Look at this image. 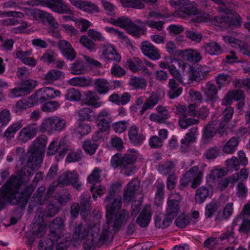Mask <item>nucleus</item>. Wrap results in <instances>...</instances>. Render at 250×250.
<instances>
[{
	"label": "nucleus",
	"instance_id": "53",
	"mask_svg": "<svg viewBox=\"0 0 250 250\" xmlns=\"http://www.w3.org/2000/svg\"><path fill=\"white\" fill-rule=\"evenodd\" d=\"M143 1L144 0H120L123 6L136 9L144 8L145 5L143 2Z\"/></svg>",
	"mask_w": 250,
	"mask_h": 250
},
{
	"label": "nucleus",
	"instance_id": "14",
	"mask_svg": "<svg viewBox=\"0 0 250 250\" xmlns=\"http://www.w3.org/2000/svg\"><path fill=\"white\" fill-rule=\"evenodd\" d=\"M57 45L64 58L71 61L76 59L77 53L68 41L65 40H60L58 42Z\"/></svg>",
	"mask_w": 250,
	"mask_h": 250
},
{
	"label": "nucleus",
	"instance_id": "61",
	"mask_svg": "<svg viewBox=\"0 0 250 250\" xmlns=\"http://www.w3.org/2000/svg\"><path fill=\"white\" fill-rule=\"evenodd\" d=\"M229 17L227 16H218L214 18L213 23L216 26L228 28L229 27Z\"/></svg>",
	"mask_w": 250,
	"mask_h": 250
},
{
	"label": "nucleus",
	"instance_id": "49",
	"mask_svg": "<svg viewBox=\"0 0 250 250\" xmlns=\"http://www.w3.org/2000/svg\"><path fill=\"white\" fill-rule=\"evenodd\" d=\"M223 38L226 42L229 43L232 46H234V45H237L239 47L240 51L241 53L244 52V51L248 45L247 43L242 42L240 40L231 36H223Z\"/></svg>",
	"mask_w": 250,
	"mask_h": 250
},
{
	"label": "nucleus",
	"instance_id": "13",
	"mask_svg": "<svg viewBox=\"0 0 250 250\" xmlns=\"http://www.w3.org/2000/svg\"><path fill=\"white\" fill-rule=\"evenodd\" d=\"M38 131V128L34 124H30L22 128L20 131L18 141L20 143H26L29 140L33 138Z\"/></svg>",
	"mask_w": 250,
	"mask_h": 250
},
{
	"label": "nucleus",
	"instance_id": "36",
	"mask_svg": "<svg viewBox=\"0 0 250 250\" xmlns=\"http://www.w3.org/2000/svg\"><path fill=\"white\" fill-rule=\"evenodd\" d=\"M112 225L113 223H108L107 220L105 224L103 225V232L99 238V240L103 242V243L108 241L109 239H112L113 235L111 231L114 232L113 230ZM114 233H115V232Z\"/></svg>",
	"mask_w": 250,
	"mask_h": 250
},
{
	"label": "nucleus",
	"instance_id": "11",
	"mask_svg": "<svg viewBox=\"0 0 250 250\" xmlns=\"http://www.w3.org/2000/svg\"><path fill=\"white\" fill-rule=\"evenodd\" d=\"M218 89L216 85L210 82H207L204 87H202L201 90L204 95L205 101L207 103L213 105L218 100Z\"/></svg>",
	"mask_w": 250,
	"mask_h": 250
},
{
	"label": "nucleus",
	"instance_id": "58",
	"mask_svg": "<svg viewBox=\"0 0 250 250\" xmlns=\"http://www.w3.org/2000/svg\"><path fill=\"white\" fill-rule=\"evenodd\" d=\"M174 167L173 163L170 161H167L158 165V170L162 174L166 175L169 173Z\"/></svg>",
	"mask_w": 250,
	"mask_h": 250
},
{
	"label": "nucleus",
	"instance_id": "21",
	"mask_svg": "<svg viewBox=\"0 0 250 250\" xmlns=\"http://www.w3.org/2000/svg\"><path fill=\"white\" fill-rule=\"evenodd\" d=\"M141 50L146 56L151 60H158L161 57L159 50L148 41L142 42Z\"/></svg>",
	"mask_w": 250,
	"mask_h": 250
},
{
	"label": "nucleus",
	"instance_id": "47",
	"mask_svg": "<svg viewBox=\"0 0 250 250\" xmlns=\"http://www.w3.org/2000/svg\"><path fill=\"white\" fill-rule=\"evenodd\" d=\"M232 79L231 76L225 74L224 73L219 74L215 78V83L217 85V88L221 89L225 85L229 84Z\"/></svg>",
	"mask_w": 250,
	"mask_h": 250
},
{
	"label": "nucleus",
	"instance_id": "10",
	"mask_svg": "<svg viewBox=\"0 0 250 250\" xmlns=\"http://www.w3.org/2000/svg\"><path fill=\"white\" fill-rule=\"evenodd\" d=\"M43 157V154L40 151H38L31 147L26 154L25 167L32 169L38 168L42 162Z\"/></svg>",
	"mask_w": 250,
	"mask_h": 250
},
{
	"label": "nucleus",
	"instance_id": "24",
	"mask_svg": "<svg viewBox=\"0 0 250 250\" xmlns=\"http://www.w3.org/2000/svg\"><path fill=\"white\" fill-rule=\"evenodd\" d=\"M151 214V206L146 205L137 217L136 223L141 227L147 226L150 221Z\"/></svg>",
	"mask_w": 250,
	"mask_h": 250
},
{
	"label": "nucleus",
	"instance_id": "27",
	"mask_svg": "<svg viewBox=\"0 0 250 250\" xmlns=\"http://www.w3.org/2000/svg\"><path fill=\"white\" fill-rule=\"evenodd\" d=\"M128 136L131 142L135 145H140L143 143L145 137L139 132V128L135 125L131 126L128 131Z\"/></svg>",
	"mask_w": 250,
	"mask_h": 250
},
{
	"label": "nucleus",
	"instance_id": "62",
	"mask_svg": "<svg viewBox=\"0 0 250 250\" xmlns=\"http://www.w3.org/2000/svg\"><path fill=\"white\" fill-rule=\"evenodd\" d=\"M83 157V152L80 149L72 150L68 153L66 160L69 163L78 162L80 161Z\"/></svg>",
	"mask_w": 250,
	"mask_h": 250
},
{
	"label": "nucleus",
	"instance_id": "46",
	"mask_svg": "<svg viewBox=\"0 0 250 250\" xmlns=\"http://www.w3.org/2000/svg\"><path fill=\"white\" fill-rule=\"evenodd\" d=\"M62 72L56 69L50 70L44 76V83L45 84L53 83L61 76Z\"/></svg>",
	"mask_w": 250,
	"mask_h": 250
},
{
	"label": "nucleus",
	"instance_id": "17",
	"mask_svg": "<svg viewBox=\"0 0 250 250\" xmlns=\"http://www.w3.org/2000/svg\"><path fill=\"white\" fill-rule=\"evenodd\" d=\"M67 150L68 149L63 141L58 142L57 141L54 140L49 145L47 153L49 155H53L58 152L59 155L57 157L62 158Z\"/></svg>",
	"mask_w": 250,
	"mask_h": 250
},
{
	"label": "nucleus",
	"instance_id": "12",
	"mask_svg": "<svg viewBox=\"0 0 250 250\" xmlns=\"http://www.w3.org/2000/svg\"><path fill=\"white\" fill-rule=\"evenodd\" d=\"M209 71V69L205 66L194 68L191 65H189L188 70L189 80L190 82H199L202 80L206 79Z\"/></svg>",
	"mask_w": 250,
	"mask_h": 250
},
{
	"label": "nucleus",
	"instance_id": "57",
	"mask_svg": "<svg viewBox=\"0 0 250 250\" xmlns=\"http://www.w3.org/2000/svg\"><path fill=\"white\" fill-rule=\"evenodd\" d=\"M79 42L84 47L90 51H93L96 48V43L87 36H82L80 38Z\"/></svg>",
	"mask_w": 250,
	"mask_h": 250
},
{
	"label": "nucleus",
	"instance_id": "50",
	"mask_svg": "<svg viewBox=\"0 0 250 250\" xmlns=\"http://www.w3.org/2000/svg\"><path fill=\"white\" fill-rule=\"evenodd\" d=\"M22 126L21 122H17L10 125L5 131L4 136L9 139L14 137L16 133Z\"/></svg>",
	"mask_w": 250,
	"mask_h": 250
},
{
	"label": "nucleus",
	"instance_id": "4",
	"mask_svg": "<svg viewBox=\"0 0 250 250\" xmlns=\"http://www.w3.org/2000/svg\"><path fill=\"white\" fill-rule=\"evenodd\" d=\"M136 160L137 156L134 154L128 153L123 155L117 153L112 157L111 165L115 169L119 167L121 173L128 176L135 169L134 164Z\"/></svg>",
	"mask_w": 250,
	"mask_h": 250
},
{
	"label": "nucleus",
	"instance_id": "22",
	"mask_svg": "<svg viewBox=\"0 0 250 250\" xmlns=\"http://www.w3.org/2000/svg\"><path fill=\"white\" fill-rule=\"evenodd\" d=\"M198 127L193 126L189 129L188 132L186 134L184 138L181 140V143L182 146L181 148L182 151H186V148L189 147L191 143H194L197 139L198 134Z\"/></svg>",
	"mask_w": 250,
	"mask_h": 250
},
{
	"label": "nucleus",
	"instance_id": "63",
	"mask_svg": "<svg viewBox=\"0 0 250 250\" xmlns=\"http://www.w3.org/2000/svg\"><path fill=\"white\" fill-rule=\"evenodd\" d=\"M57 54L51 50L48 49L45 51L41 60L45 62L51 63L55 62Z\"/></svg>",
	"mask_w": 250,
	"mask_h": 250
},
{
	"label": "nucleus",
	"instance_id": "59",
	"mask_svg": "<svg viewBox=\"0 0 250 250\" xmlns=\"http://www.w3.org/2000/svg\"><path fill=\"white\" fill-rule=\"evenodd\" d=\"M164 195V185L159 183L156 186V192L154 200V204L157 206L162 204Z\"/></svg>",
	"mask_w": 250,
	"mask_h": 250
},
{
	"label": "nucleus",
	"instance_id": "23",
	"mask_svg": "<svg viewBox=\"0 0 250 250\" xmlns=\"http://www.w3.org/2000/svg\"><path fill=\"white\" fill-rule=\"evenodd\" d=\"M245 99V95L244 91L242 90L236 89L229 91L223 99L222 104L228 105L231 104L232 100L238 101Z\"/></svg>",
	"mask_w": 250,
	"mask_h": 250
},
{
	"label": "nucleus",
	"instance_id": "45",
	"mask_svg": "<svg viewBox=\"0 0 250 250\" xmlns=\"http://www.w3.org/2000/svg\"><path fill=\"white\" fill-rule=\"evenodd\" d=\"M172 220L166 214L164 216L159 214L155 219V225L158 228L165 229L169 226Z\"/></svg>",
	"mask_w": 250,
	"mask_h": 250
},
{
	"label": "nucleus",
	"instance_id": "3",
	"mask_svg": "<svg viewBox=\"0 0 250 250\" xmlns=\"http://www.w3.org/2000/svg\"><path fill=\"white\" fill-rule=\"evenodd\" d=\"M109 22L125 29L127 33L137 38L146 34L145 24L141 20L133 22L127 17L122 16L117 19L111 18Z\"/></svg>",
	"mask_w": 250,
	"mask_h": 250
},
{
	"label": "nucleus",
	"instance_id": "41",
	"mask_svg": "<svg viewBox=\"0 0 250 250\" xmlns=\"http://www.w3.org/2000/svg\"><path fill=\"white\" fill-rule=\"evenodd\" d=\"M239 142L237 137H233L230 138L223 146V151L225 154L233 153L238 146Z\"/></svg>",
	"mask_w": 250,
	"mask_h": 250
},
{
	"label": "nucleus",
	"instance_id": "60",
	"mask_svg": "<svg viewBox=\"0 0 250 250\" xmlns=\"http://www.w3.org/2000/svg\"><path fill=\"white\" fill-rule=\"evenodd\" d=\"M65 97L70 101H79L81 99V93L79 90L71 88L67 90Z\"/></svg>",
	"mask_w": 250,
	"mask_h": 250
},
{
	"label": "nucleus",
	"instance_id": "56",
	"mask_svg": "<svg viewBox=\"0 0 250 250\" xmlns=\"http://www.w3.org/2000/svg\"><path fill=\"white\" fill-rule=\"evenodd\" d=\"M220 203L216 200H212L208 204L205 208V214L207 218H210L218 210Z\"/></svg>",
	"mask_w": 250,
	"mask_h": 250
},
{
	"label": "nucleus",
	"instance_id": "25",
	"mask_svg": "<svg viewBox=\"0 0 250 250\" xmlns=\"http://www.w3.org/2000/svg\"><path fill=\"white\" fill-rule=\"evenodd\" d=\"M200 12L201 11L199 9L190 4L189 1V3L188 5L183 6L182 9L175 12L174 14L176 16L186 18L188 16L199 14Z\"/></svg>",
	"mask_w": 250,
	"mask_h": 250
},
{
	"label": "nucleus",
	"instance_id": "5",
	"mask_svg": "<svg viewBox=\"0 0 250 250\" xmlns=\"http://www.w3.org/2000/svg\"><path fill=\"white\" fill-rule=\"evenodd\" d=\"M66 125V120L58 116H52L43 120L40 126L41 132H47L52 133L54 132L61 131Z\"/></svg>",
	"mask_w": 250,
	"mask_h": 250
},
{
	"label": "nucleus",
	"instance_id": "32",
	"mask_svg": "<svg viewBox=\"0 0 250 250\" xmlns=\"http://www.w3.org/2000/svg\"><path fill=\"white\" fill-rule=\"evenodd\" d=\"M212 194L208 188L205 186H202L198 188L195 193V201L196 203L202 204L206 199L210 197Z\"/></svg>",
	"mask_w": 250,
	"mask_h": 250
},
{
	"label": "nucleus",
	"instance_id": "38",
	"mask_svg": "<svg viewBox=\"0 0 250 250\" xmlns=\"http://www.w3.org/2000/svg\"><path fill=\"white\" fill-rule=\"evenodd\" d=\"M129 85L134 89H145L147 81L144 78L134 76L130 79Z\"/></svg>",
	"mask_w": 250,
	"mask_h": 250
},
{
	"label": "nucleus",
	"instance_id": "7",
	"mask_svg": "<svg viewBox=\"0 0 250 250\" xmlns=\"http://www.w3.org/2000/svg\"><path fill=\"white\" fill-rule=\"evenodd\" d=\"M27 4L31 6H46L53 11L59 14H73V10L70 8H65L62 6L52 3L51 1L43 0H31L26 1Z\"/></svg>",
	"mask_w": 250,
	"mask_h": 250
},
{
	"label": "nucleus",
	"instance_id": "9",
	"mask_svg": "<svg viewBox=\"0 0 250 250\" xmlns=\"http://www.w3.org/2000/svg\"><path fill=\"white\" fill-rule=\"evenodd\" d=\"M176 110L175 113L179 116L178 124L182 128L186 129L190 126L199 124V120L198 119L187 118V109L185 106L179 105L178 106H176Z\"/></svg>",
	"mask_w": 250,
	"mask_h": 250
},
{
	"label": "nucleus",
	"instance_id": "42",
	"mask_svg": "<svg viewBox=\"0 0 250 250\" xmlns=\"http://www.w3.org/2000/svg\"><path fill=\"white\" fill-rule=\"evenodd\" d=\"M217 124L216 121H213L208 123L205 127L203 133V137L205 139H211L216 134L215 127Z\"/></svg>",
	"mask_w": 250,
	"mask_h": 250
},
{
	"label": "nucleus",
	"instance_id": "15",
	"mask_svg": "<svg viewBox=\"0 0 250 250\" xmlns=\"http://www.w3.org/2000/svg\"><path fill=\"white\" fill-rule=\"evenodd\" d=\"M184 176L187 178L190 182L192 181L191 188L195 189L201 183L203 173L199 170V167L196 166L192 167L187 171Z\"/></svg>",
	"mask_w": 250,
	"mask_h": 250
},
{
	"label": "nucleus",
	"instance_id": "52",
	"mask_svg": "<svg viewBox=\"0 0 250 250\" xmlns=\"http://www.w3.org/2000/svg\"><path fill=\"white\" fill-rule=\"evenodd\" d=\"M103 55L106 59L113 60L116 62H120L121 60V57L116 50L113 47H108L104 49L103 52Z\"/></svg>",
	"mask_w": 250,
	"mask_h": 250
},
{
	"label": "nucleus",
	"instance_id": "29",
	"mask_svg": "<svg viewBox=\"0 0 250 250\" xmlns=\"http://www.w3.org/2000/svg\"><path fill=\"white\" fill-rule=\"evenodd\" d=\"M203 48L206 53L211 56H217L223 53V49L216 42L212 41L207 43Z\"/></svg>",
	"mask_w": 250,
	"mask_h": 250
},
{
	"label": "nucleus",
	"instance_id": "64",
	"mask_svg": "<svg viewBox=\"0 0 250 250\" xmlns=\"http://www.w3.org/2000/svg\"><path fill=\"white\" fill-rule=\"evenodd\" d=\"M233 84L235 87L245 88L246 90H250V79H235L233 81Z\"/></svg>",
	"mask_w": 250,
	"mask_h": 250
},
{
	"label": "nucleus",
	"instance_id": "16",
	"mask_svg": "<svg viewBox=\"0 0 250 250\" xmlns=\"http://www.w3.org/2000/svg\"><path fill=\"white\" fill-rule=\"evenodd\" d=\"M112 122L111 113L106 109L102 110L97 115L96 123L102 131H106L110 127Z\"/></svg>",
	"mask_w": 250,
	"mask_h": 250
},
{
	"label": "nucleus",
	"instance_id": "39",
	"mask_svg": "<svg viewBox=\"0 0 250 250\" xmlns=\"http://www.w3.org/2000/svg\"><path fill=\"white\" fill-rule=\"evenodd\" d=\"M242 221L241 217L237 216L233 220L230 230L228 229L226 232L222 234L220 238L221 240H227L228 242L234 241V227L237 226Z\"/></svg>",
	"mask_w": 250,
	"mask_h": 250
},
{
	"label": "nucleus",
	"instance_id": "18",
	"mask_svg": "<svg viewBox=\"0 0 250 250\" xmlns=\"http://www.w3.org/2000/svg\"><path fill=\"white\" fill-rule=\"evenodd\" d=\"M140 182L138 179L131 180L124 189L123 199L125 201L129 202L134 200V196L140 187Z\"/></svg>",
	"mask_w": 250,
	"mask_h": 250
},
{
	"label": "nucleus",
	"instance_id": "48",
	"mask_svg": "<svg viewBox=\"0 0 250 250\" xmlns=\"http://www.w3.org/2000/svg\"><path fill=\"white\" fill-rule=\"evenodd\" d=\"M47 143L46 137L45 135H41L37 138L34 144L31 148L34 149L43 154L44 153V147Z\"/></svg>",
	"mask_w": 250,
	"mask_h": 250
},
{
	"label": "nucleus",
	"instance_id": "34",
	"mask_svg": "<svg viewBox=\"0 0 250 250\" xmlns=\"http://www.w3.org/2000/svg\"><path fill=\"white\" fill-rule=\"evenodd\" d=\"M159 97V95L157 93L153 92L143 104L142 109L140 111V114L143 115L146 110L153 107L158 103Z\"/></svg>",
	"mask_w": 250,
	"mask_h": 250
},
{
	"label": "nucleus",
	"instance_id": "1",
	"mask_svg": "<svg viewBox=\"0 0 250 250\" xmlns=\"http://www.w3.org/2000/svg\"><path fill=\"white\" fill-rule=\"evenodd\" d=\"M33 174L32 169L23 167L6 182L0 189V211L7 202L13 205H20L22 208L26 205L35 188L31 185L27 186L20 193L19 189L22 185L27 184Z\"/></svg>",
	"mask_w": 250,
	"mask_h": 250
},
{
	"label": "nucleus",
	"instance_id": "8",
	"mask_svg": "<svg viewBox=\"0 0 250 250\" xmlns=\"http://www.w3.org/2000/svg\"><path fill=\"white\" fill-rule=\"evenodd\" d=\"M182 200V197L179 193L171 194L167 201V207L165 214L173 219L179 211V204Z\"/></svg>",
	"mask_w": 250,
	"mask_h": 250
},
{
	"label": "nucleus",
	"instance_id": "43",
	"mask_svg": "<svg viewBox=\"0 0 250 250\" xmlns=\"http://www.w3.org/2000/svg\"><path fill=\"white\" fill-rule=\"evenodd\" d=\"M85 103L88 105H92L94 107H99L101 105V104L97 102L99 100V98L97 94L91 91H88L85 93Z\"/></svg>",
	"mask_w": 250,
	"mask_h": 250
},
{
	"label": "nucleus",
	"instance_id": "54",
	"mask_svg": "<svg viewBox=\"0 0 250 250\" xmlns=\"http://www.w3.org/2000/svg\"><path fill=\"white\" fill-rule=\"evenodd\" d=\"M141 64L142 61L139 58L134 57L133 59H128L125 66L128 67L132 72L135 73L139 71V67Z\"/></svg>",
	"mask_w": 250,
	"mask_h": 250
},
{
	"label": "nucleus",
	"instance_id": "40",
	"mask_svg": "<svg viewBox=\"0 0 250 250\" xmlns=\"http://www.w3.org/2000/svg\"><path fill=\"white\" fill-rule=\"evenodd\" d=\"M87 70V67L83 61L76 60L71 64L70 68L71 73L73 75L84 74Z\"/></svg>",
	"mask_w": 250,
	"mask_h": 250
},
{
	"label": "nucleus",
	"instance_id": "55",
	"mask_svg": "<svg viewBox=\"0 0 250 250\" xmlns=\"http://www.w3.org/2000/svg\"><path fill=\"white\" fill-rule=\"evenodd\" d=\"M64 225L63 220L60 217H56L54 219L50 224V233L52 230H54L61 235V231L64 229Z\"/></svg>",
	"mask_w": 250,
	"mask_h": 250
},
{
	"label": "nucleus",
	"instance_id": "26",
	"mask_svg": "<svg viewBox=\"0 0 250 250\" xmlns=\"http://www.w3.org/2000/svg\"><path fill=\"white\" fill-rule=\"evenodd\" d=\"M50 238L41 241L39 244L40 250H52L53 248L54 241L59 236V234L54 230H52L49 233Z\"/></svg>",
	"mask_w": 250,
	"mask_h": 250
},
{
	"label": "nucleus",
	"instance_id": "19",
	"mask_svg": "<svg viewBox=\"0 0 250 250\" xmlns=\"http://www.w3.org/2000/svg\"><path fill=\"white\" fill-rule=\"evenodd\" d=\"M39 102L44 103L60 95L59 90H54L51 87H43L38 90L37 93Z\"/></svg>",
	"mask_w": 250,
	"mask_h": 250
},
{
	"label": "nucleus",
	"instance_id": "51",
	"mask_svg": "<svg viewBox=\"0 0 250 250\" xmlns=\"http://www.w3.org/2000/svg\"><path fill=\"white\" fill-rule=\"evenodd\" d=\"M99 145L93 140L87 139L83 142V148L88 154L93 155L98 147Z\"/></svg>",
	"mask_w": 250,
	"mask_h": 250
},
{
	"label": "nucleus",
	"instance_id": "35",
	"mask_svg": "<svg viewBox=\"0 0 250 250\" xmlns=\"http://www.w3.org/2000/svg\"><path fill=\"white\" fill-rule=\"evenodd\" d=\"M95 90L100 94H105L110 89V84L107 80L104 79H98L94 82Z\"/></svg>",
	"mask_w": 250,
	"mask_h": 250
},
{
	"label": "nucleus",
	"instance_id": "28",
	"mask_svg": "<svg viewBox=\"0 0 250 250\" xmlns=\"http://www.w3.org/2000/svg\"><path fill=\"white\" fill-rule=\"evenodd\" d=\"M90 194L89 193H83L81 196L80 206L81 207V215L84 217L91 210Z\"/></svg>",
	"mask_w": 250,
	"mask_h": 250
},
{
	"label": "nucleus",
	"instance_id": "33",
	"mask_svg": "<svg viewBox=\"0 0 250 250\" xmlns=\"http://www.w3.org/2000/svg\"><path fill=\"white\" fill-rule=\"evenodd\" d=\"M89 227L86 225L80 224L75 228L73 235L74 239L76 240H84L86 239L88 235Z\"/></svg>",
	"mask_w": 250,
	"mask_h": 250
},
{
	"label": "nucleus",
	"instance_id": "30",
	"mask_svg": "<svg viewBox=\"0 0 250 250\" xmlns=\"http://www.w3.org/2000/svg\"><path fill=\"white\" fill-rule=\"evenodd\" d=\"M168 86L169 90L167 91V95L170 99L178 97L182 92L183 88L179 86L174 79L169 80Z\"/></svg>",
	"mask_w": 250,
	"mask_h": 250
},
{
	"label": "nucleus",
	"instance_id": "44",
	"mask_svg": "<svg viewBox=\"0 0 250 250\" xmlns=\"http://www.w3.org/2000/svg\"><path fill=\"white\" fill-rule=\"evenodd\" d=\"M233 203H229L225 207L223 212L219 211L215 217V221L221 222L223 220L228 219L232 213Z\"/></svg>",
	"mask_w": 250,
	"mask_h": 250
},
{
	"label": "nucleus",
	"instance_id": "2",
	"mask_svg": "<svg viewBox=\"0 0 250 250\" xmlns=\"http://www.w3.org/2000/svg\"><path fill=\"white\" fill-rule=\"evenodd\" d=\"M120 187L118 184L112 185L108 195L104 199V202L107 203L106 206V220L108 223H113V230L114 232L119 230L128 213L125 209H121L122 205L121 196H115L116 192Z\"/></svg>",
	"mask_w": 250,
	"mask_h": 250
},
{
	"label": "nucleus",
	"instance_id": "31",
	"mask_svg": "<svg viewBox=\"0 0 250 250\" xmlns=\"http://www.w3.org/2000/svg\"><path fill=\"white\" fill-rule=\"evenodd\" d=\"M179 55H182L185 59L195 62H199L202 59L201 53L193 49L180 50Z\"/></svg>",
	"mask_w": 250,
	"mask_h": 250
},
{
	"label": "nucleus",
	"instance_id": "37",
	"mask_svg": "<svg viewBox=\"0 0 250 250\" xmlns=\"http://www.w3.org/2000/svg\"><path fill=\"white\" fill-rule=\"evenodd\" d=\"M68 83L72 86L86 87L92 84V79L84 77H77L70 79Z\"/></svg>",
	"mask_w": 250,
	"mask_h": 250
},
{
	"label": "nucleus",
	"instance_id": "20",
	"mask_svg": "<svg viewBox=\"0 0 250 250\" xmlns=\"http://www.w3.org/2000/svg\"><path fill=\"white\" fill-rule=\"evenodd\" d=\"M69 1L72 5L88 13L100 11L98 6L90 1L83 0H69Z\"/></svg>",
	"mask_w": 250,
	"mask_h": 250
},
{
	"label": "nucleus",
	"instance_id": "6",
	"mask_svg": "<svg viewBox=\"0 0 250 250\" xmlns=\"http://www.w3.org/2000/svg\"><path fill=\"white\" fill-rule=\"evenodd\" d=\"M58 185L64 187L71 185L74 188L79 190L82 184L79 180V175L77 171H66L61 174L57 179Z\"/></svg>",
	"mask_w": 250,
	"mask_h": 250
}]
</instances>
